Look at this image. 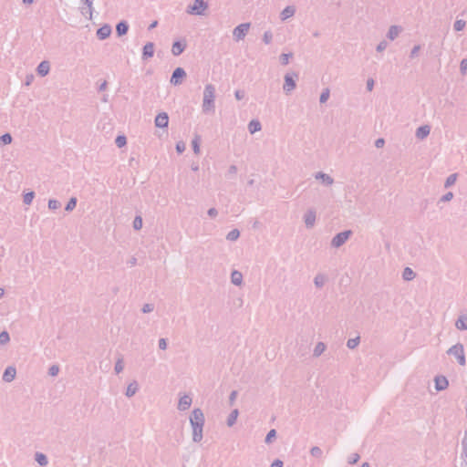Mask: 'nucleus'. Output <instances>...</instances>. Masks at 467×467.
Instances as JSON below:
<instances>
[{
	"label": "nucleus",
	"mask_w": 467,
	"mask_h": 467,
	"mask_svg": "<svg viewBox=\"0 0 467 467\" xmlns=\"http://www.w3.org/2000/svg\"><path fill=\"white\" fill-rule=\"evenodd\" d=\"M204 422L205 419L202 410L199 408H195L190 415V423L192 429V441L194 442H200L202 440Z\"/></svg>",
	"instance_id": "f257e3e1"
},
{
	"label": "nucleus",
	"mask_w": 467,
	"mask_h": 467,
	"mask_svg": "<svg viewBox=\"0 0 467 467\" xmlns=\"http://www.w3.org/2000/svg\"><path fill=\"white\" fill-rule=\"evenodd\" d=\"M215 88L212 84H207L203 90L202 110L209 112L214 109Z\"/></svg>",
	"instance_id": "f03ea898"
},
{
	"label": "nucleus",
	"mask_w": 467,
	"mask_h": 467,
	"mask_svg": "<svg viewBox=\"0 0 467 467\" xmlns=\"http://www.w3.org/2000/svg\"><path fill=\"white\" fill-rule=\"evenodd\" d=\"M447 354L450 356H453L457 359L459 365L464 366L466 364L464 347L462 343H457L451 346L447 350Z\"/></svg>",
	"instance_id": "7ed1b4c3"
},
{
	"label": "nucleus",
	"mask_w": 467,
	"mask_h": 467,
	"mask_svg": "<svg viewBox=\"0 0 467 467\" xmlns=\"http://www.w3.org/2000/svg\"><path fill=\"white\" fill-rule=\"evenodd\" d=\"M207 0H194L192 5H189L186 8V12L189 15L202 16L205 10L208 8Z\"/></svg>",
	"instance_id": "20e7f679"
},
{
	"label": "nucleus",
	"mask_w": 467,
	"mask_h": 467,
	"mask_svg": "<svg viewBox=\"0 0 467 467\" xmlns=\"http://www.w3.org/2000/svg\"><path fill=\"white\" fill-rule=\"evenodd\" d=\"M285 83L283 86V89L285 93H290L296 87V80L298 79V73L295 71L287 72L285 77Z\"/></svg>",
	"instance_id": "39448f33"
},
{
	"label": "nucleus",
	"mask_w": 467,
	"mask_h": 467,
	"mask_svg": "<svg viewBox=\"0 0 467 467\" xmlns=\"http://www.w3.org/2000/svg\"><path fill=\"white\" fill-rule=\"evenodd\" d=\"M351 234L352 231L350 230H346L337 234L331 241V246L335 248L342 246L348 241Z\"/></svg>",
	"instance_id": "423d86ee"
},
{
	"label": "nucleus",
	"mask_w": 467,
	"mask_h": 467,
	"mask_svg": "<svg viewBox=\"0 0 467 467\" xmlns=\"http://www.w3.org/2000/svg\"><path fill=\"white\" fill-rule=\"evenodd\" d=\"M186 78V72L182 67H176L172 72L171 83L174 86L181 85Z\"/></svg>",
	"instance_id": "0eeeda50"
},
{
	"label": "nucleus",
	"mask_w": 467,
	"mask_h": 467,
	"mask_svg": "<svg viewBox=\"0 0 467 467\" xmlns=\"http://www.w3.org/2000/svg\"><path fill=\"white\" fill-rule=\"evenodd\" d=\"M250 28L249 23H243L238 25L233 32L234 37L238 41L243 39L246 34L248 33V30Z\"/></svg>",
	"instance_id": "6e6552de"
},
{
	"label": "nucleus",
	"mask_w": 467,
	"mask_h": 467,
	"mask_svg": "<svg viewBox=\"0 0 467 467\" xmlns=\"http://www.w3.org/2000/svg\"><path fill=\"white\" fill-rule=\"evenodd\" d=\"M316 211L314 209L307 210L306 213L304 214V223L306 224V227L308 229L314 227L316 223Z\"/></svg>",
	"instance_id": "1a4fd4ad"
},
{
	"label": "nucleus",
	"mask_w": 467,
	"mask_h": 467,
	"mask_svg": "<svg viewBox=\"0 0 467 467\" xmlns=\"http://www.w3.org/2000/svg\"><path fill=\"white\" fill-rule=\"evenodd\" d=\"M155 126L157 128H167L169 124V116L166 112H161L155 117L154 120Z\"/></svg>",
	"instance_id": "9d476101"
},
{
	"label": "nucleus",
	"mask_w": 467,
	"mask_h": 467,
	"mask_svg": "<svg viewBox=\"0 0 467 467\" xmlns=\"http://www.w3.org/2000/svg\"><path fill=\"white\" fill-rule=\"evenodd\" d=\"M192 402V399L190 395H183L180 398L179 403H178V410H188Z\"/></svg>",
	"instance_id": "9b49d317"
},
{
	"label": "nucleus",
	"mask_w": 467,
	"mask_h": 467,
	"mask_svg": "<svg viewBox=\"0 0 467 467\" xmlns=\"http://www.w3.org/2000/svg\"><path fill=\"white\" fill-rule=\"evenodd\" d=\"M111 31V26L105 24L97 30V36L99 39L104 40L110 36Z\"/></svg>",
	"instance_id": "f8f14e48"
},
{
	"label": "nucleus",
	"mask_w": 467,
	"mask_h": 467,
	"mask_svg": "<svg viewBox=\"0 0 467 467\" xmlns=\"http://www.w3.org/2000/svg\"><path fill=\"white\" fill-rule=\"evenodd\" d=\"M186 47V42L184 40H177L173 43L171 47V53L173 56H180Z\"/></svg>",
	"instance_id": "ddd939ff"
},
{
	"label": "nucleus",
	"mask_w": 467,
	"mask_h": 467,
	"mask_svg": "<svg viewBox=\"0 0 467 467\" xmlns=\"http://www.w3.org/2000/svg\"><path fill=\"white\" fill-rule=\"evenodd\" d=\"M435 389L438 391L444 390L449 386V381L444 376H437L435 377Z\"/></svg>",
	"instance_id": "4468645a"
},
{
	"label": "nucleus",
	"mask_w": 467,
	"mask_h": 467,
	"mask_svg": "<svg viewBox=\"0 0 467 467\" xmlns=\"http://www.w3.org/2000/svg\"><path fill=\"white\" fill-rule=\"evenodd\" d=\"M315 178L317 180H320L322 182V183L327 186H330L334 183V179L330 175H328L323 171L317 172L315 174Z\"/></svg>",
	"instance_id": "2eb2a0df"
},
{
	"label": "nucleus",
	"mask_w": 467,
	"mask_h": 467,
	"mask_svg": "<svg viewBox=\"0 0 467 467\" xmlns=\"http://www.w3.org/2000/svg\"><path fill=\"white\" fill-rule=\"evenodd\" d=\"M50 64L49 60H42L36 67V72L39 76L45 77L49 73Z\"/></svg>",
	"instance_id": "dca6fc26"
},
{
	"label": "nucleus",
	"mask_w": 467,
	"mask_h": 467,
	"mask_svg": "<svg viewBox=\"0 0 467 467\" xmlns=\"http://www.w3.org/2000/svg\"><path fill=\"white\" fill-rule=\"evenodd\" d=\"M128 31H129V24L127 21L122 20V21H119L116 25V33H117L118 36H125L128 33Z\"/></svg>",
	"instance_id": "f3484780"
},
{
	"label": "nucleus",
	"mask_w": 467,
	"mask_h": 467,
	"mask_svg": "<svg viewBox=\"0 0 467 467\" xmlns=\"http://www.w3.org/2000/svg\"><path fill=\"white\" fill-rule=\"evenodd\" d=\"M16 375V370L14 367H7L3 374V380L5 382H11L14 380Z\"/></svg>",
	"instance_id": "a211bd4d"
},
{
	"label": "nucleus",
	"mask_w": 467,
	"mask_h": 467,
	"mask_svg": "<svg viewBox=\"0 0 467 467\" xmlns=\"http://www.w3.org/2000/svg\"><path fill=\"white\" fill-rule=\"evenodd\" d=\"M455 327L459 330H467V313L458 317L455 321Z\"/></svg>",
	"instance_id": "6ab92c4d"
},
{
	"label": "nucleus",
	"mask_w": 467,
	"mask_h": 467,
	"mask_svg": "<svg viewBox=\"0 0 467 467\" xmlns=\"http://www.w3.org/2000/svg\"><path fill=\"white\" fill-rule=\"evenodd\" d=\"M401 31L402 27L400 26H391L387 33V37L389 40H394L399 36Z\"/></svg>",
	"instance_id": "aec40b11"
},
{
	"label": "nucleus",
	"mask_w": 467,
	"mask_h": 467,
	"mask_svg": "<svg viewBox=\"0 0 467 467\" xmlns=\"http://www.w3.org/2000/svg\"><path fill=\"white\" fill-rule=\"evenodd\" d=\"M430 132H431V127L428 126V125H423V126L419 127L416 130V134L415 135H416L417 139L423 140L426 137H428Z\"/></svg>",
	"instance_id": "412c9836"
},
{
	"label": "nucleus",
	"mask_w": 467,
	"mask_h": 467,
	"mask_svg": "<svg viewBox=\"0 0 467 467\" xmlns=\"http://www.w3.org/2000/svg\"><path fill=\"white\" fill-rule=\"evenodd\" d=\"M296 13V8L293 5H287L280 14V19L285 21L292 17Z\"/></svg>",
	"instance_id": "4be33fe9"
},
{
	"label": "nucleus",
	"mask_w": 467,
	"mask_h": 467,
	"mask_svg": "<svg viewBox=\"0 0 467 467\" xmlns=\"http://www.w3.org/2000/svg\"><path fill=\"white\" fill-rule=\"evenodd\" d=\"M154 54V44L148 42L142 48V58L151 57Z\"/></svg>",
	"instance_id": "5701e85b"
},
{
	"label": "nucleus",
	"mask_w": 467,
	"mask_h": 467,
	"mask_svg": "<svg viewBox=\"0 0 467 467\" xmlns=\"http://www.w3.org/2000/svg\"><path fill=\"white\" fill-rule=\"evenodd\" d=\"M138 390H139V384H138V382L136 380H133L132 382H130L128 385L126 392H125V395L128 398H131L132 396H134L136 394V392Z\"/></svg>",
	"instance_id": "b1692460"
},
{
	"label": "nucleus",
	"mask_w": 467,
	"mask_h": 467,
	"mask_svg": "<svg viewBox=\"0 0 467 467\" xmlns=\"http://www.w3.org/2000/svg\"><path fill=\"white\" fill-rule=\"evenodd\" d=\"M261 129H262V125H261L260 121L257 119H252L248 123V130L251 134H254V133L261 130Z\"/></svg>",
	"instance_id": "393cba45"
},
{
	"label": "nucleus",
	"mask_w": 467,
	"mask_h": 467,
	"mask_svg": "<svg viewBox=\"0 0 467 467\" xmlns=\"http://www.w3.org/2000/svg\"><path fill=\"white\" fill-rule=\"evenodd\" d=\"M231 281L235 285H240L243 283V275L237 270H234L231 275Z\"/></svg>",
	"instance_id": "a878e982"
},
{
	"label": "nucleus",
	"mask_w": 467,
	"mask_h": 467,
	"mask_svg": "<svg viewBox=\"0 0 467 467\" xmlns=\"http://www.w3.org/2000/svg\"><path fill=\"white\" fill-rule=\"evenodd\" d=\"M327 276L323 274H317L314 278V284L317 288L323 287L327 282Z\"/></svg>",
	"instance_id": "bb28decb"
},
{
	"label": "nucleus",
	"mask_w": 467,
	"mask_h": 467,
	"mask_svg": "<svg viewBox=\"0 0 467 467\" xmlns=\"http://www.w3.org/2000/svg\"><path fill=\"white\" fill-rule=\"evenodd\" d=\"M238 415H239V411L237 409H234L231 411V413L229 414V416L227 418V425L229 427H232L236 422Z\"/></svg>",
	"instance_id": "cd10ccee"
},
{
	"label": "nucleus",
	"mask_w": 467,
	"mask_h": 467,
	"mask_svg": "<svg viewBox=\"0 0 467 467\" xmlns=\"http://www.w3.org/2000/svg\"><path fill=\"white\" fill-rule=\"evenodd\" d=\"M416 274L410 267H405L402 273V278L406 281L414 279Z\"/></svg>",
	"instance_id": "c85d7f7f"
},
{
	"label": "nucleus",
	"mask_w": 467,
	"mask_h": 467,
	"mask_svg": "<svg viewBox=\"0 0 467 467\" xmlns=\"http://www.w3.org/2000/svg\"><path fill=\"white\" fill-rule=\"evenodd\" d=\"M326 350V345L323 342H318L313 351L314 357H319Z\"/></svg>",
	"instance_id": "c756f323"
},
{
	"label": "nucleus",
	"mask_w": 467,
	"mask_h": 467,
	"mask_svg": "<svg viewBox=\"0 0 467 467\" xmlns=\"http://www.w3.org/2000/svg\"><path fill=\"white\" fill-rule=\"evenodd\" d=\"M35 459L40 466H46L48 463L47 457L41 452H36Z\"/></svg>",
	"instance_id": "7c9ffc66"
},
{
	"label": "nucleus",
	"mask_w": 467,
	"mask_h": 467,
	"mask_svg": "<svg viewBox=\"0 0 467 467\" xmlns=\"http://www.w3.org/2000/svg\"><path fill=\"white\" fill-rule=\"evenodd\" d=\"M200 141L201 137L199 135H195V137L192 140V150L195 154L200 153Z\"/></svg>",
	"instance_id": "2f4dec72"
},
{
	"label": "nucleus",
	"mask_w": 467,
	"mask_h": 467,
	"mask_svg": "<svg viewBox=\"0 0 467 467\" xmlns=\"http://www.w3.org/2000/svg\"><path fill=\"white\" fill-rule=\"evenodd\" d=\"M84 2H85V5H87V7L83 8L82 14L86 16L88 13L89 16H91L92 9H93L92 5H93L94 0H84Z\"/></svg>",
	"instance_id": "473e14b6"
},
{
	"label": "nucleus",
	"mask_w": 467,
	"mask_h": 467,
	"mask_svg": "<svg viewBox=\"0 0 467 467\" xmlns=\"http://www.w3.org/2000/svg\"><path fill=\"white\" fill-rule=\"evenodd\" d=\"M239 236H240V232H239V230H238V229H233V230H231V231L227 234V235H226V239H227L228 241H235V240H237V239L239 238Z\"/></svg>",
	"instance_id": "72a5a7b5"
},
{
	"label": "nucleus",
	"mask_w": 467,
	"mask_h": 467,
	"mask_svg": "<svg viewBox=\"0 0 467 467\" xmlns=\"http://www.w3.org/2000/svg\"><path fill=\"white\" fill-rule=\"evenodd\" d=\"M77 202H78L77 198H76V197H71V198L69 199V201L67 202V205H66V207H65V210H66L67 212H71V211H73V210L76 208V206H77Z\"/></svg>",
	"instance_id": "f704fd0d"
},
{
	"label": "nucleus",
	"mask_w": 467,
	"mask_h": 467,
	"mask_svg": "<svg viewBox=\"0 0 467 467\" xmlns=\"http://www.w3.org/2000/svg\"><path fill=\"white\" fill-rule=\"evenodd\" d=\"M456 180H457V173H452V174L449 175L445 181L444 187L449 188V187L452 186L455 183Z\"/></svg>",
	"instance_id": "c9c22d12"
},
{
	"label": "nucleus",
	"mask_w": 467,
	"mask_h": 467,
	"mask_svg": "<svg viewBox=\"0 0 467 467\" xmlns=\"http://www.w3.org/2000/svg\"><path fill=\"white\" fill-rule=\"evenodd\" d=\"M360 342V337H356L354 338H349L348 341H347V347L350 349H354Z\"/></svg>",
	"instance_id": "e433bc0d"
},
{
	"label": "nucleus",
	"mask_w": 467,
	"mask_h": 467,
	"mask_svg": "<svg viewBox=\"0 0 467 467\" xmlns=\"http://www.w3.org/2000/svg\"><path fill=\"white\" fill-rule=\"evenodd\" d=\"M10 341V336L9 333L5 330L2 331L0 333V345L4 346L7 344Z\"/></svg>",
	"instance_id": "4c0bfd02"
},
{
	"label": "nucleus",
	"mask_w": 467,
	"mask_h": 467,
	"mask_svg": "<svg viewBox=\"0 0 467 467\" xmlns=\"http://www.w3.org/2000/svg\"><path fill=\"white\" fill-rule=\"evenodd\" d=\"M466 22L462 19H457L453 24V29L455 31H462L464 29Z\"/></svg>",
	"instance_id": "58836bf2"
},
{
	"label": "nucleus",
	"mask_w": 467,
	"mask_h": 467,
	"mask_svg": "<svg viewBox=\"0 0 467 467\" xmlns=\"http://www.w3.org/2000/svg\"><path fill=\"white\" fill-rule=\"evenodd\" d=\"M115 144L119 148H122L127 144V138L124 135H119L115 139Z\"/></svg>",
	"instance_id": "ea45409f"
},
{
	"label": "nucleus",
	"mask_w": 467,
	"mask_h": 467,
	"mask_svg": "<svg viewBox=\"0 0 467 467\" xmlns=\"http://www.w3.org/2000/svg\"><path fill=\"white\" fill-rule=\"evenodd\" d=\"M132 226L136 231H139L142 228V218L140 215L135 216Z\"/></svg>",
	"instance_id": "a19ab883"
},
{
	"label": "nucleus",
	"mask_w": 467,
	"mask_h": 467,
	"mask_svg": "<svg viewBox=\"0 0 467 467\" xmlns=\"http://www.w3.org/2000/svg\"><path fill=\"white\" fill-rule=\"evenodd\" d=\"M124 369L123 358H119L115 363L114 370L117 374H119Z\"/></svg>",
	"instance_id": "79ce46f5"
},
{
	"label": "nucleus",
	"mask_w": 467,
	"mask_h": 467,
	"mask_svg": "<svg viewBox=\"0 0 467 467\" xmlns=\"http://www.w3.org/2000/svg\"><path fill=\"white\" fill-rule=\"evenodd\" d=\"M13 140V138L10 133H5L0 136V142L4 145L10 144Z\"/></svg>",
	"instance_id": "37998d69"
},
{
	"label": "nucleus",
	"mask_w": 467,
	"mask_h": 467,
	"mask_svg": "<svg viewBox=\"0 0 467 467\" xmlns=\"http://www.w3.org/2000/svg\"><path fill=\"white\" fill-rule=\"evenodd\" d=\"M310 453L313 457L321 458L323 455L322 450L318 446H314L310 450Z\"/></svg>",
	"instance_id": "c03bdc74"
},
{
	"label": "nucleus",
	"mask_w": 467,
	"mask_h": 467,
	"mask_svg": "<svg viewBox=\"0 0 467 467\" xmlns=\"http://www.w3.org/2000/svg\"><path fill=\"white\" fill-rule=\"evenodd\" d=\"M276 437V431L275 429H272L268 431L266 434V437L265 439V443L269 444L272 442V441Z\"/></svg>",
	"instance_id": "a18cd8bd"
},
{
	"label": "nucleus",
	"mask_w": 467,
	"mask_h": 467,
	"mask_svg": "<svg viewBox=\"0 0 467 467\" xmlns=\"http://www.w3.org/2000/svg\"><path fill=\"white\" fill-rule=\"evenodd\" d=\"M35 197L34 192H28L24 195L23 202L25 204H30Z\"/></svg>",
	"instance_id": "49530a36"
},
{
	"label": "nucleus",
	"mask_w": 467,
	"mask_h": 467,
	"mask_svg": "<svg viewBox=\"0 0 467 467\" xmlns=\"http://www.w3.org/2000/svg\"><path fill=\"white\" fill-rule=\"evenodd\" d=\"M329 89L328 88H325L322 93L320 94V97H319V101L320 103H325L327 101V99H329Z\"/></svg>",
	"instance_id": "de8ad7c7"
},
{
	"label": "nucleus",
	"mask_w": 467,
	"mask_h": 467,
	"mask_svg": "<svg viewBox=\"0 0 467 467\" xmlns=\"http://www.w3.org/2000/svg\"><path fill=\"white\" fill-rule=\"evenodd\" d=\"M60 207V202L55 199H50L48 201V208L50 210H57Z\"/></svg>",
	"instance_id": "09e8293b"
},
{
	"label": "nucleus",
	"mask_w": 467,
	"mask_h": 467,
	"mask_svg": "<svg viewBox=\"0 0 467 467\" xmlns=\"http://www.w3.org/2000/svg\"><path fill=\"white\" fill-rule=\"evenodd\" d=\"M59 372V366L58 365H52L49 368H48V374L52 377H55L58 374Z\"/></svg>",
	"instance_id": "8fccbe9b"
},
{
	"label": "nucleus",
	"mask_w": 467,
	"mask_h": 467,
	"mask_svg": "<svg viewBox=\"0 0 467 467\" xmlns=\"http://www.w3.org/2000/svg\"><path fill=\"white\" fill-rule=\"evenodd\" d=\"M272 38H273V34L271 33V31H265L264 33L263 41L266 45L270 44V42L272 41Z\"/></svg>",
	"instance_id": "3c124183"
},
{
	"label": "nucleus",
	"mask_w": 467,
	"mask_h": 467,
	"mask_svg": "<svg viewBox=\"0 0 467 467\" xmlns=\"http://www.w3.org/2000/svg\"><path fill=\"white\" fill-rule=\"evenodd\" d=\"M175 148H176V151L179 154H181V153H182L185 150L186 146H185V143L183 141H178L176 143V147Z\"/></svg>",
	"instance_id": "603ef678"
},
{
	"label": "nucleus",
	"mask_w": 467,
	"mask_h": 467,
	"mask_svg": "<svg viewBox=\"0 0 467 467\" xmlns=\"http://www.w3.org/2000/svg\"><path fill=\"white\" fill-rule=\"evenodd\" d=\"M452 198H453V193L451 192H448L441 197L440 202H450Z\"/></svg>",
	"instance_id": "864d4df0"
},
{
	"label": "nucleus",
	"mask_w": 467,
	"mask_h": 467,
	"mask_svg": "<svg viewBox=\"0 0 467 467\" xmlns=\"http://www.w3.org/2000/svg\"><path fill=\"white\" fill-rule=\"evenodd\" d=\"M359 455L358 453H352L349 457H348V463L349 464H355L358 462V461L359 460Z\"/></svg>",
	"instance_id": "5fc2aeb1"
},
{
	"label": "nucleus",
	"mask_w": 467,
	"mask_h": 467,
	"mask_svg": "<svg viewBox=\"0 0 467 467\" xmlns=\"http://www.w3.org/2000/svg\"><path fill=\"white\" fill-rule=\"evenodd\" d=\"M234 97L237 100H241L245 98V91L242 89H237L234 92Z\"/></svg>",
	"instance_id": "6e6d98bb"
},
{
	"label": "nucleus",
	"mask_w": 467,
	"mask_h": 467,
	"mask_svg": "<svg viewBox=\"0 0 467 467\" xmlns=\"http://www.w3.org/2000/svg\"><path fill=\"white\" fill-rule=\"evenodd\" d=\"M34 75L33 74H26V78H25V81H24V84L25 86L28 87L32 84V82L34 81Z\"/></svg>",
	"instance_id": "4d7b16f0"
},
{
	"label": "nucleus",
	"mask_w": 467,
	"mask_h": 467,
	"mask_svg": "<svg viewBox=\"0 0 467 467\" xmlns=\"http://www.w3.org/2000/svg\"><path fill=\"white\" fill-rule=\"evenodd\" d=\"M153 309H154V306L152 304H144L141 308V311L143 313H150L153 311Z\"/></svg>",
	"instance_id": "13d9d810"
},
{
	"label": "nucleus",
	"mask_w": 467,
	"mask_h": 467,
	"mask_svg": "<svg viewBox=\"0 0 467 467\" xmlns=\"http://www.w3.org/2000/svg\"><path fill=\"white\" fill-rule=\"evenodd\" d=\"M460 70L462 74H465L467 71V60H461Z\"/></svg>",
	"instance_id": "bf43d9fd"
},
{
	"label": "nucleus",
	"mask_w": 467,
	"mask_h": 467,
	"mask_svg": "<svg viewBox=\"0 0 467 467\" xmlns=\"http://www.w3.org/2000/svg\"><path fill=\"white\" fill-rule=\"evenodd\" d=\"M237 391L236 390H233L231 393H230V396H229V402H230V405H233L234 402L236 400V397H237Z\"/></svg>",
	"instance_id": "052dcab7"
},
{
	"label": "nucleus",
	"mask_w": 467,
	"mask_h": 467,
	"mask_svg": "<svg viewBox=\"0 0 467 467\" xmlns=\"http://www.w3.org/2000/svg\"><path fill=\"white\" fill-rule=\"evenodd\" d=\"M159 348L164 350L167 348V341L165 338L159 339Z\"/></svg>",
	"instance_id": "680f3d73"
},
{
	"label": "nucleus",
	"mask_w": 467,
	"mask_h": 467,
	"mask_svg": "<svg viewBox=\"0 0 467 467\" xmlns=\"http://www.w3.org/2000/svg\"><path fill=\"white\" fill-rule=\"evenodd\" d=\"M207 214L212 217V218H214L217 216L218 214V211L215 209V208H210L208 211H207Z\"/></svg>",
	"instance_id": "e2e57ef3"
},
{
	"label": "nucleus",
	"mask_w": 467,
	"mask_h": 467,
	"mask_svg": "<svg viewBox=\"0 0 467 467\" xmlns=\"http://www.w3.org/2000/svg\"><path fill=\"white\" fill-rule=\"evenodd\" d=\"M420 45L415 46L412 48L411 52H410V57H414L419 56L418 52L420 51Z\"/></svg>",
	"instance_id": "0e129e2a"
},
{
	"label": "nucleus",
	"mask_w": 467,
	"mask_h": 467,
	"mask_svg": "<svg viewBox=\"0 0 467 467\" xmlns=\"http://www.w3.org/2000/svg\"><path fill=\"white\" fill-rule=\"evenodd\" d=\"M387 46H388L387 41H385V40L381 41V42L377 46V51H382V50L386 49Z\"/></svg>",
	"instance_id": "69168bd1"
},
{
	"label": "nucleus",
	"mask_w": 467,
	"mask_h": 467,
	"mask_svg": "<svg viewBox=\"0 0 467 467\" xmlns=\"http://www.w3.org/2000/svg\"><path fill=\"white\" fill-rule=\"evenodd\" d=\"M283 465L284 462L281 460L276 459L271 463L270 467H283Z\"/></svg>",
	"instance_id": "338daca9"
},
{
	"label": "nucleus",
	"mask_w": 467,
	"mask_h": 467,
	"mask_svg": "<svg viewBox=\"0 0 467 467\" xmlns=\"http://www.w3.org/2000/svg\"><path fill=\"white\" fill-rule=\"evenodd\" d=\"M384 145H385V140L384 139L379 138V139L376 140L375 146L377 148H379V149L382 148Z\"/></svg>",
	"instance_id": "774afa93"
}]
</instances>
